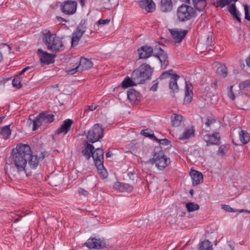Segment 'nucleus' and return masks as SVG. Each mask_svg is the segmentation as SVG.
<instances>
[{"instance_id": "obj_16", "label": "nucleus", "mask_w": 250, "mask_h": 250, "mask_svg": "<svg viewBox=\"0 0 250 250\" xmlns=\"http://www.w3.org/2000/svg\"><path fill=\"white\" fill-rule=\"evenodd\" d=\"M73 123V121L71 119H66L63 122L61 127L56 131V134L60 135L62 133L63 134H67L70 130L71 126Z\"/></svg>"}, {"instance_id": "obj_49", "label": "nucleus", "mask_w": 250, "mask_h": 250, "mask_svg": "<svg viewBox=\"0 0 250 250\" xmlns=\"http://www.w3.org/2000/svg\"><path fill=\"white\" fill-rule=\"evenodd\" d=\"M228 10L231 14L237 11L234 4L230 5L228 7Z\"/></svg>"}, {"instance_id": "obj_11", "label": "nucleus", "mask_w": 250, "mask_h": 250, "mask_svg": "<svg viewBox=\"0 0 250 250\" xmlns=\"http://www.w3.org/2000/svg\"><path fill=\"white\" fill-rule=\"evenodd\" d=\"M168 31L176 43L181 42L188 32L187 30H179L176 28L169 29Z\"/></svg>"}, {"instance_id": "obj_63", "label": "nucleus", "mask_w": 250, "mask_h": 250, "mask_svg": "<svg viewBox=\"0 0 250 250\" xmlns=\"http://www.w3.org/2000/svg\"><path fill=\"white\" fill-rule=\"evenodd\" d=\"M80 3L82 6L84 5V0H80Z\"/></svg>"}, {"instance_id": "obj_36", "label": "nucleus", "mask_w": 250, "mask_h": 250, "mask_svg": "<svg viewBox=\"0 0 250 250\" xmlns=\"http://www.w3.org/2000/svg\"><path fill=\"white\" fill-rule=\"evenodd\" d=\"M200 250H213L211 243L207 240L203 241L200 245Z\"/></svg>"}, {"instance_id": "obj_56", "label": "nucleus", "mask_w": 250, "mask_h": 250, "mask_svg": "<svg viewBox=\"0 0 250 250\" xmlns=\"http://www.w3.org/2000/svg\"><path fill=\"white\" fill-rule=\"evenodd\" d=\"M212 43V39L210 38L209 36L207 38L206 44L208 46H211Z\"/></svg>"}, {"instance_id": "obj_58", "label": "nucleus", "mask_w": 250, "mask_h": 250, "mask_svg": "<svg viewBox=\"0 0 250 250\" xmlns=\"http://www.w3.org/2000/svg\"><path fill=\"white\" fill-rule=\"evenodd\" d=\"M30 67L29 66H27V67H25L24 68H23L22 71H21L20 73H19V75H22V74H23L25 71H26L28 69H30Z\"/></svg>"}, {"instance_id": "obj_46", "label": "nucleus", "mask_w": 250, "mask_h": 250, "mask_svg": "<svg viewBox=\"0 0 250 250\" xmlns=\"http://www.w3.org/2000/svg\"><path fill=\"white\" fill-rule=\"evenodd\" d=\"M141 133L143 135H144L146 137H150L151 138H154V139H156V138L155 137V136H154V134H150L148 132L147 129L143 130L142 131Z\"/></svg>"}, {"instance_id": "obj_12", "label": "nucleus", "mask_w": 250, "mask_h": 250, "mask_svg": "<svg viewBox=\"0 0 250 250\" xmlns=\"http://www.w3.org/2000/svg\"><path fill=\"white\" fill-rule=\"evenodd\" d=\"M84 245L90 249H100L105 247V243L101 239L92 238L88 239Z\"/></svg>"}, {"instance_id": "obj_47", "label": "nucleus", "mask_w": 250, "mask_h": 250, "mask_svg": "<svg viewBox=\"0 0 250 250\" xmlns=\"http://www.w3.org/2000/svg\"><path fill=\"white\" fill-rule=\"evenodd\" d=\"M78 193L80 195H83L84 197H87L88 195V192L84 189L80 188L78 189Z\"/></svg>"}, {"instance_id": "obj_9", "label": "nucleus", "mask_w": 250, "mask_h": 250, "mask_svg": "<svg viewBox=\"0 0 250 250\" xmlns=\"http://www.w3.org/2000/svg\"><path fill=\"white\" fill-rule=\"evenodd\" d=\"M153 56L157 58L161 64V68L166 69L169 63L168 56L160 46H156L154 48Z\"/></svg>"}, {"instance_id": "obj_43", "label": "nucleus", "mask_w": 250, "mask_h": 250, "mask_svg": "<svg viewBox=\"0 0 250 250\" xmlns=\"http://www.w3.org/2000/svg\"><path fill=\"white\" fill-rule=\"evenodd\" d=\"M221 208L225 211L230 212H234L235 211L234 209L231 208L229 205H222Z\"/></svg>"}, {"instance_id": "obj_3", "label": "nucleus", "mask_w": 250, "mask_h": 250, "mask_svg": "<svg viewBox=\"0 0 250 250\" xmlns=\"http://www.w3.org/2000/svg\"><path fill=\"white\" fill-rule=\"evenodd\" d=\"M153 71V69L149 64L143 63L133 71L132 78L138 83H143L150 79Z\"/></svg>"}, {"instance_id": "obj_64", "label": "nucleus", "mask_w": 250, "mask_h": 250, "mask_svg": "<svg viewBox=\"0 0 250 250\" xmlns=\"http://www.w3.org/2000/svg\"><path fill=\"white\" fill-rule=\"evenodd\" d=\"M181 0L183 2H185L188 3H189V1H190V0Z\"/></svg>"}, {"instance_id": "obj_51", "label": "nucleus", "mask_w": 250, "mask_h": 250, "mask_svg": "<svg viewBox=\"0 0 250 250\" xmlns=\"http://www.w3.org/2000/svg\"><path fill=\"white\" fill-rule=\"evenodd\" d=\"M232 86H231L230 87V89L228 92V96L231 99L234 100L235 99V95L233 92H232Z\"/></svg>"}, {"instance_id": "obj_35", "label": "nucleus", "mask_w": 250, "mask_h": 250, "mask_svg": "<svg viewBox=\"0 0 250 250\" xmlns=\"http://www.w3.org/2000/svg\"><path fill=\"white\" fill-rule=\"evenodd\" d=\"M217 74L223 78H225L228 74L227 68L225 65H220L216 70Z\"/></svg>"}, {"instance_id": "obj_50", "label": "nucleus", "mask_w": 250, "mask_h": 250, "mask_svg": "<svg viewBox=\"0 0 250 250\" xmlns=\"http://www.w3.org/2000/svg\"><path fill=\"white\" fill-rule=\"evenodd\" d=\"M233 16V19H235L237 20L239 22H241V18L240 17V13L237 11L235 13H234L231 14Z\"/></svg>"}, {"instance_id": "obj_18", "label": "nucleus", "mask_w": 250, "mask_h": 250, "mask_svg": "<svg viewBox=\"0 0 250 250\" xmlns=\"http://www.w3.org/2000/svg\"><path fill=\"white\" fill-rule=\"evenodd\" d=\"M139 6L146 10L147 12H153L155 11L156 5L152 0H143L139 2Z\"/></svg>"}, {"instance_id": "obj_54", "label": "nucleus", "mask_w": 250, "mask_h": 250, "mask_svg": "<svg viewBox=\"0 0 250 250\" xmlns=\"http://www.w3.org/2000/svg\"><path fill=\"white\" fill-rule=\"evenodd\" d=\"M215 120L214 119L211 120V119L208 118V119H207V121L205 123V124L207 126H210V125L212 124V123H215Z\"/></svg>"}, {"instance_id": "obj_59", "label": "nucleus", "mask_w": 250, "mask_h": 250, "mask_svg": "<svg viewBox=\"0 0 250 250\" xmlns=\"http://www.w3.org/2000/svg\"><path fill=\"white\" fill-rule=\"evenodd\" d=\"M112 155V153L109 151H107L105 154V156L107 158L110 157Z\"/></svg>"}, {"instance_id": "obj_21", "label": "nucleus", "mask_w": 250, "mask_h": 250, "mask_svg": "<svg viewBox=\"0 0 250 250\" xmlns=\"http://www.w3.org/2000/svg\"><path fill=\"white\" fill-rule=\"evenodd\" d=\"M194 132L195 129L192 126L186 128L183 132L179 135V139L181 140L188 139L194 136Z\"/></svg>"}, {"instance_id": "obj_25", "label": "nucleus", "mask_w": 250, "mask_h": 250, "mask_svg": "<svg viewBox=\"0 0 250 250\" xmlns=\"http://www.w3.org/2000/svg\"><path fill=\"white\" fill-rule=\"evenodd\" d=\"M127 98L130 102L135 103L140 99V94L135 89L131 88L127 91Z\"/></svg>"}, {"instance_id": "obj_2", "label": "nucleus", "mask_w": 250, "mask_h": 250, "mask_svg": "<svg viewBox=\"0 0 250 250\" xmlns=\"http://www.w3.org/2000/svg\"><path fill=\"white\" fill-rule=\"evenodd\" d=\"M147 163L155 164L158 169L163 170L170 164V161L169 158L164 155L160 146H156L153 151V157Z\"/></svg>"}, {"instance_id": "obj_4", "label": "nucleus", "mask_w": 250, "mask_h": 250, "mask_svg": "<svg viewBox=\"0 0 250 250\" xmlns=\"http://www.w3.org/2000/svg\"><path fill=\"white\" fill-rule=\"evenodd\" d=\"M43 40L48 50L58 52L64 49V46L62 39L52 34L49 31L43 36Z\"/></svg>"}, {"instance_id": "obj_24", "label": "nucleus", "mask_w": 250, "mask_h": 250, "mask_svg": "<svg viewBox=\"0 0 250 250\" xmlns=\"http://www.w3.org/2000/svg\"><path fill=\"white\" fill-rule=\"evenodd\" d=\"M172 7L171 0H161L160 5L161 11L165 13L169 12L172 10Z\"/></svg>"}, {"instance_id": "obj_61", "label": "nucleus", "mask_w": 250, "mask_h": 250, "mask_svg": "<svg viewBox=\"0 0 250 250\" xmlns=\"http://www.w3.org/2000/svg\"><path fill=\"white\" fill-rule=\"evenodd\" d=\"M247 65L250 67V55L249 58L246 60Z\"/></svg>"}, {"instance_id": "obj_32", "label": "nucleus", "mask_w": 250, "mask_h": 250, "mask_svg": "<svg viewBox=\"0 0 250 250\" xmlns=\"http://www.w3.org/2000/svg\"><path fill=\"white\" fill-rule=\"evenodd\" d=\"M10 126V125H7L0 128V134L3 136L5 140L7 139L11 134Z\"/></svg>"}, {"instance_id": "obj_6", "label": "nucleus", "mask_w": 250, "mask_h": 250, "mask_svg": "<svg viewBox=\"0 0 250 250\" xmlns=\"http://www.w3.org/2000/svg\"><path fill=\"white\" fill-rule=\"evenodd\" d=\"M104 128L100 124H95L88 131L87 139L91 143L98 142L103 136Z\"/></svg>"}, {"instance_id": "obj_22", "label": "nucleus", "mask_w": 250, "mask_h": 250, "mask_svg": "<svg viewBox=\"0 0 250 250\" xmlns=\"http://www.w3.org/2000/svg\"><path fill=\"white\" fill-rule=\"evenodd\" d=\"M190 175L192 180V184L197 185L203 180V175L201 172L195 170H191Z\"/></svg>"}, {"instance_id": "obj_27", "label": "nucleus", "mask_w": 250, "mask_h": 250, "mask_svg": "<svg viewBox=\"0 0 250 250\" xmlns=\"http://www.w3.org/2000/svg\"><path fill=\"white\" fill-rule=\"evenodd\" d=\"M94 149V146L89 144H86V147L82 150V153L86 160H89Z\"/></svg>"}, {"instance_id": "obj_37", "label": "nucleus", "mask_w": 250, "mask_h": 250, "mask_svg": "<svg viewBox=\"0 0 250 250\" xmlns=\"http://www.w3.org/2000/svg\"><path fill=\"white\" fill-rule=\"evenodd\" d=\"M44 124L40 114L33 120V130H36L40 126Z\"/></svg>"}, {"instance_id": "obj_60", "label": "nucleus", "mask_w": 250, "mask_h": 250, "mask_svg": "<svg viewBox=\"0 0 250 250\" xmlns=\"http://www.w3.org/2000/svg\"><path fill=\"white\" fill-rule=\"evenodd\" d=\"M57 19L60 21H67V20L60 17H57Z\"/></svg>"}, {"instance_id": "obj_34", "label": "nucleus", "mask_w": 250, "mask_h": 250, "mask_svg": "<svg viewBox=\"0 0 250 250\" xmlns=\"http://www.w3.org/2000/svg\"><path fill=\"white\" fill-rule=\"evenodd\" d=\"M95 166L97 168L99 174L100 175V176L103 179L106 178L108 176V173L104 167L103 163H102V164L99 165H96Z\"/></svg>"}, {"instance_id": "obj_28", "label": "nucleus", "mask_w": 250, "mask_h": 250, "mask_svg": "<svg viewBox=\"0 0 250 250\" xmlns=\"http://www.w3.org/2000/svg\"><path fill=\"white\" fill-rule=\"evenodd\" d=\"M192 4L198 11L203 10L206 6V0H192Z\"/></svg>"}, {"instance_id": "obj_52", "label": "nucleus", "mask_w": 250, "mask_h": 250, "mask_svg": "<svg viewBox=\"0 0 250 250\" xmlns=\"http://www.w3.org/2000/svg\"><path fill=\"white\" fill-rule=\"evenodd\" d=\"M81 70H78V69L77 68V67L74 68H72L71 69H69L67 70V73L70 75H73L77 72H80Z\"/></svg>"}, {"instance_id": "obj_1", "label": "nucleus", "mask_w": 250, "mask_h": 250, "mask_svg": "<svg viewBox=\"0 0 250 250\" xmlns=\"http://www.w3.org/2000/svg\"><path fill=\"white\" fill-rule=\"evenodd\" d=\"M31 149L28 145L20 144L13 149L10 157L14 166H8L5 167L6 172L16 176L21 173H26L25 167L28 159L31 157Z\"/></svg>"}, {"instance_id": "obj_20", "label": "nucleus", "mask_w": 250, "mask_h": 250, "mask_svg": "<svg viewBox=\"0 0 250 250\" xmlns=\"http://www.w3.org/2000/svg\"><path fill=\"white\" fill-rule=\"evenodd\" d=\"M93 65V62L91 60L82 57L80 61L79 65L77 66V68L78 69V70L83 71L91 68Z\"/></svg>"}, {"instance_id": "obj_42", "label": "nucleus", "mask_w": 250, "mask_h": 250, "mask_svg": "<svg viewBox=\"0 0 250 250\" xmlns=\"http://www.w3.org/2000/svg\"><path fill=\"white\" fill-rule=\"evenodd\" d=\"M250 86V80H246L239 84V88L240 89H244L245 88Z\"/></svg>"}, {"instance_id": "obj_14", "label": "nucleus", "mask_w": 250, "mask_h": 250, "mask_svg": "<svg viewBox=\"0 0 250 250\" xmlns=\"http://www.w3.org/2000/svg\"><path fill=\"white\" fill-rule=\"evenodd\" d=\"M45 152H42L38 158L37 155H33L32 152L31 153V157L28 159V165L32 169H35L39 165V161L44 158Z\"/></svg>"}, {"instance_id": "obj_31", "label": "nucleus", "mask_w": 250, "mask_h": 250, "mask_svg": "<svg viewBox=\"0 0 250 250\" xmlns=\"http://www.w3.org/2000/svg\"><path fill=\"white\" fill-rule=\"evenodd\" d=\"M183 118V116L180 115L176 114L172 115L171 117L172 125L175 127L179 126L182 121Z\"/></svg>"}, {"instance_id": "obj_8", "label": "nucleus", "mask_w": 250, "mask_h": 250, "mask_svg": "<svg viewBox=\"0 0 250 250\" xmlns=\"http://www.w3.org/2000/svg\"><path fill=\"white\" fill-rule=\"evenodd\" d=\"M85 21H81L77 26L76 31L73 33L71 39V46L72 47L76 46L78 44L79 40L85 32L86 28L85 26Z\"/></svg>"}, {"instance_id": "obj_5", "label": "nucleus", "mask_w": 250, "mask_h": 250, "mask_svg": "<svg viewBox=\"0 0 250 250\" xmlns=\"http://www.w3.org/2000/svg\"><path fill=\"white\" fill-rule=\"evenodd\" d=\"M177 14L180 21H185L194 17L196 15V11L191 6L182 4L178 7Z\"/></svg>"}, {"instance_id": "obj_41", "label": "nucleus", "mask_w": 250, "mask_h": 250, "mask_svg": "<svg viewBox=\"0 0 250 250\" xmlns=\"http://www.w3.org/2000/svg\"><path fill=\"white\" fill-rule=\"evenodd\" d=\"M232 1V0H219L217 3V6L222 8L230 3Z\"/></svg>"}, {"instance_id": "obj_17", "label": "nucleus", "mask_w": 250, "mask_h": 250, "mask_svg": "<svg viewBox=\"0 0 250 250\" xmlns=\"http://www.w3.org/2000/svg\"><path fill=\"white\" fill-rule=\"evenodd\" d=\"M95 165H101L104 163V151L102 148H97L91 155Z\"/></svg>"}, {"instance_id": "obj_40", "label": "nucleus", "mask_w": 250, "mask_h": 250, "mask_svg": "<svg viewBox=\"0 0 250 250\" xmlns=\"http://www.w3.org/2000/svg\"><path fill=\"white\" fill-rule=\"evenodd\" d=\"M12 84L13 86L19 89L21 87V83L20 81V75L16 76L14 79L12 80Z\"/></svg>"}, {"instance_id": "obj_39", "label": "nucleus", "mask_w": 250, "mask_h": 250, "mask_svg": "<svg viewBox=\"0 0 250 250\" xmlns=\"http://www.w3.org/2000/svg\"><path fill=\"white\" fill-rule=\"evenodd\" d=\"M173 70L172 69H169L163 72L159 77L158 78L159 80H162L166 79H167L170 77V78L174 75L172 74Z\"/></svg>"}, {"instance_id": "obj_57", "label": "nucleus", "mask_w": 250, "mask_h": 250, "mask_svg": "<svg viewBox=\"0 0 250 250\" xmlns=\"http://www.w3.org/2000/svg\"><path fill=\"white\" fill-rule=\"evenodd\" d=\"M135 174L133 173L132 172H129L127 175L129 177V178L132 180H134V177Z\"/></svg>"}, {"instance_id": "obj_55", "label": "nucleus", "mask_w": 250, "mask_h": 250, "mask_svg": "<svg viewBox=\"0 0 250 250\" xmlns=\"http://www.w3.org/2000/svg\"><path fill=\"white\" fill-rule=\"evenodd\" d=\"M97 106H98L97 105H91L88 106V109L85 110L84 112H87L88 111H93V110H95V109H96Z\"/></svg>"}, {"instance_id": "obj_13", "label": "nucleus", "mask_w": 250, "mask_h": 250, "mask_svg": "<svg viewBox=\"0 0 250 250\" xmlns=\"http://www.w3.org/2000/svg\"><path fill=\"white\" fill-rule=\"evenodd\" d=\"M204 140L207 143V145L220 144L221 137L218 132H215L212 134H206L203 137Z\"/></svg>"}, {"instance_id": "obj_33", "label": "nucleus", "mask_w": 250, "mask_h": 250, "mask_svg": "<svg viewBox=\"0 0 250 250\" xmlns=\"http://www.w3.org/2000/svg\"><path fill=\"white\" fill-rule=\"evenodd\" d=\"M239 135L240 140L243 144H247L250 141V137L247 131L242 130Z\"/></svg>"}, {"instance_id": "obj_7", "label": "nucleus", "mask_w": 250, "mask_h": 250, "mask_svg": "<svg viewBox=\"0 0 250 250\" xmlns=\"http://www.w3.org/2000/svg\"><path fill=\"white\" fill-rule=\"evenodd\" d=\"M77 3L74 0H67L62 2L60 6L61 12L66 15L75 14L77 10Z\"/></svg>"}, {"instance_id": "obj_29", "label": "nucleus", "mask_w": 250, "mask_h": 250, "mask_svg": "<svg viewBox=\"0 0 250 250\" xmlns=\"http://www.w3.org/2000/svg\"><path fill=\"white\" fill-rule=\"evenodd\" d=\"M138 84L137 82H136L133 79L130 78L129 77H126L124 80V81L122 83V86L123 88H126L129 86H132Z\"/></svg>"}, {"instance_id": "obj_15", "label": "nucleus", "mask_w": 250, "mask_h": 250, "mask_svg": "<svg viewBox=\"0 0 250 250\" xmlns=\"http://www.w3.org/2000/svg\"><path fill=\"white\" fill-rule=\"evenodd\" d=\"M140 59H146L152 56L153 49L151 46H143L137 50Z\"/></svg>"}, {"instance_id": "obj_38", "label": "nucleus", "mask_w": 250, "mask_h": 250, "mask_svg": "<svg viewBox=\"0 0 250 250\" xmlns=\"http://www.w3.org/2000/svg\"><path fill=\"white\" fill-rule=\"evenodd\" d=\"M186 208L189 212L197 210L199 208V206L193 202H189L186 204Z\"/></svg>"}, {"instance_id": "obj_26", "label": "nucleus", "mask_w": 250, "mask_h": 250, "mask_svg": "<svg viewBox=\"0 0 250 250\" xmlns=\"http://www.w3.org/2000/svg\"><path fill=\"white\" fill-rule=\"evenodd\" d=\"M185 95L184 99V104H188L190 103L193 97V93L190 87L188 86L187 84V82H186V87H185Z\"/></svg>"}, {"instance_id": "obj_30", "label": "nucleus", "mask_w": 250, "mask_h": 250, "mask_svg": "<svg viewBox=\"0 0 250 250\" xmlns=\"http://www.w3.org/2000/svg\"><path fill=\"white\" fill-rule=\"evenodd\" d=\"M40 117L42 118V121L44 124H47L52 122L54 120V115L48 113V112H42L40 114Z\"/></svg>"}, {"instance_id": "obj_10", "label": "nucleus", "mask_w": 250, "mask_h": 250, "mask_svg": "<svg viewBox=\"0 0 250 250\" xmlns=\"http://www.w3.org/2000/svg\"><path fill=\"white\" fill-rule=\"evenodd\" d=\"M38 53L42 63L49 64L54 62L56 55L48 53L41 48L38 49Z\"/></svg>"}, {"instance_id": "obj_48", "label": "nucleus", "mask_w": 250, "mask_h": 250, "mask_svg": "<svg viewBox=\"0 0 250 250\" xmlns=\"http://www.w3.org/2000/svg\"><path fill=\"white\" fill-rule=\"evenodd\" d=\"M156 140L158 141L160 144L164 145V146H167L170 143V141L167 139H155Z\"/></svg>"}, {"instance_id": "obj_44", "label": "nucleus", "mask_w": 250, "mask_h": 250, "mask_svg": "<svg viewBox=\"0 0 250 250\" xmlns=\"http://www.w3.org/2000/svg\"><path fill=\"white\" fill-rule=\"evenodd\" d=\"M227 149L226 146L221 145L219 147L218 151V154L220 155L223 156L225 155V150Z\"/></svg>"}, {"instance_id": "obj_19", "label": "nucleus", "mask_w": 250, "mask_h": 250, "mask_svg": "<svg viewBox=\"0 0 250 250\" xmlns=\"http://www.w3.org/2000/svg\"><path fill=\"white\" fill-rule=\"evenodd\" d=\"M179 78L180 76L177 74H174L170 78L169 82V88L171 93L174 94L178 92L179 87L177 84V80Z\"/></svg>"}, {"instance_id": "obj_62", "label": "nucleus", "mask_w": 250, "mask_h": 250, "mask_svg": "<svg viewBox=\"0 0 250 250\" xmlns=\"http://www.w3.org/2000/svg\"><path fill=\"white\" fill-rule=\"evenodd\" d=\"M2 60H3V56H2V53L0 52V63H1V62H2Z\"/></svg>"}, {"instance_id": "obj_53", "label": "nucleus", "mask_w": 250, "mask_h": 250, "mask_svg": "<svg viewBox=\"0 0 250 250\" xmlns=\"http://www.w3.org/2000/svg\"><path fill=\"white\" fill-rule=\"evenodd\" d=\"M110 21V20L108 19H105V20H100L98 21V23L99 24H108Z\"/></svg>"}, {"instance_id": "obj_45", "label": "nucleus", "mask_w": 250, "mask_h": 250, "mask_svg": "<svg viewBox=\"0 0 250 250\" xmlns=\"http://www.w3.org/2000/svg\"><path fill=\"white\" fill-rule=\"evenodd\" d=\"M159 80L157 79L155 81H154L153 83H154L153 85L149 88L150 91H156L157 89L158 84L159 83Z\"/></svg>"}, {"instance_id": "obj_23", "label": "nucleus", "mask_w": 250, "mask_h": 250, "mask_svg": "<svg viewBox=\"0 0 250 250\" xmlns=\"http://www.w3.org/2000/svg\"><path fill=\"white\" fill-rule=\"evenodd\" d=\"M114 187L121 191H131L133 189V186L126 183L116 182L114 185Z\"/></svg>"}]
</instances>
